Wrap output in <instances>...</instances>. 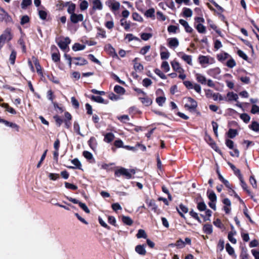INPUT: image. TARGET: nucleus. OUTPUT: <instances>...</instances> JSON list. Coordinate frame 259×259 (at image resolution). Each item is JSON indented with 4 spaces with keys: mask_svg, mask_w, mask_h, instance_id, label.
<instances>
[{
    "mask_svg": "<svg viewBox=\"0 0 259 259\" xmlns=\"http://www.w3.org/2000/svg\"><path fill=\"white\" fill-rule=\"evenodd\" d=\"M135 174V171L134 169H128L123 167H121L115 171V176L119 177L121 176H123L127 179H131L132 178V175Z\"/></svg>",
    "mask_w": 259,
    "mask_h": 259,
    "instance_id": "1",
    "label": "nucleus"
},
{
    "mask_svg": "<svg viewBox=\"0 0 259 259\" xmlns=\"http://www.w3.org/2000/svg\"><path fill=\"white\" fill-rule=\"evenodd\" d=\"M12 37L13 35L11 33V29L7 28L0 35V49L3 47L6 41H9L12 39Z\"/></svg>",
    "mask_w": 259,
    "mask_h": 259,
    "instance_id": "2",
    "label": "nucleus"
},
{
    "mask_svg": "<svg viewBox=\"0 0 259 259\" xmlns=\"http://www.w3.org/2000/svg\"><path fill=\"white\" fill-rule=\"evenodd\" d=\"M0 21H4L6 23H12L13 19L11 16L2 7H0Z\"/></svg>",
    "mask_w": 259,
    "mask_h": 259,
    "instance_id": "3",
    "label": "nucleus"
},
{
    "mask_svg": "<svg viewBox=\"0 0 259 259\" xmlns=\"http://www.w3.org/2000/svg\"><path fill=\"white\" fill-rule=\"evenodd\" d=\"M105 4L111 9L112 12L118 10L120 8V3L115 0H108Z\"/></svg>",
    "mask_w": 259,
    "mask_h": 259,
    "instance_id": "4",
    "label": "nucleus"
},
{
    "mask_svg": "<svg viewBox=\"0 0 259 259\" xmlns=\"http://www.w3.org/2000/svg\"><path fill=\"white\" fill-rule=\"evenodd\" d=\"M187 100L188 103L185 105V107H188L190 111H195L197 106V102L191 97H188Z\"/></svg>",
    "mask_w": 259,
    "mask_h": 259,
    "instance_id": "5",
    "label": "nucleus"
},
{
    "mask_svg": "<svg viewBox=\"0 0 259 259\" xmlns=\"http://www.w3.org/2000/svg\"><path fill=\"white\" fill-rule=\"evenodd\" d=\"M83 18V15L81 14H77L74 13L70 15V19L72 23L75 24L82 21Z\"/></svg>",
    "mask_w": 259,
    "mask_h": 259,
    "instance_id": "6",
    "label": "nucleus"
},
{
    "mask_svg": "<svg viewBox=\"0 0 259 259\" xmlns=\"http://www.w3.org/2000/svg\"><path fill=\"white\" fill-rule=\"evenodd\" d=\"M104 50L112 57L118 58V55L115 52V49L111 44H108L106 45L104 47Z\"/></svg>",
    "mask_w": 259,
    "mask_h": 259,
    "instance_id": "7",
    "label": "nucleus"
},
{
    "mask_svg": "<svg viewBox=\"0 0 259 259\" xmlns=\"http://www.w3.org/2000/svg\"><path fill=\"white\" fill-rule=\"evenodd\" d=\"M71 40L68 37H66L64 40H61L58 42V45L60 48L63 50H65L68 45L70 43Z\"/></svg>",
    "mask_w": 259,
    "mask_h": 259,
    "instance_id": "8",
    "label": "nucleus"
},
{
    "mask_svg": "<svg viewBox=\"0 0 259 259\" xmlns=\"http://www.w3.org/2000/svg\"><path fill=\"white\" fill-rule=\"evenodd\" d=\"M197 80L202 84H207L208 86L210 87V79L206 80V78L202 75L197 73L196 74Z\"/></svg>",
    "mask_w": 259,
    "mask_h": 259,
    "instance_id": "9",
    "label": "nucleus"
},
{
    "mask_svg": "<svg viewBox=\"0 0 259 259\" xmlns=\"http://www.w3.org/2000/svg\"><path fill=\"white\" fill-rule=\"evenodd\" d=\"M211 3H212L214 6L216 7L217 10H215L211 8V11H213L214 12H216L220 17H221L223 18H225L224 16L222 14V13L224 12V9L220 6L218 4H217L215 2L211 0Z\"/></svg>",
    "mask_w": 259,
    "mask_h": 259,
    "instance_id": "10",
    "label": "nucleus"
},
{
    "mask_svg": "<svg viewBox=\"0 0 259 259\" xmlns=\"http://www.w3.org/2000/svg\"><path fill=\"white\" fill-rule=\"evenodd\" d=\"M89 98H90L92 101L97 103H102L104 104H107L108 103V101L105 100L101 96H95L94 95H92L90 97H89Z\"/></svg>",
    "mask_w": 259,
    "mask_h": 259,
    "instance_id": "11",
    "label": "nucleus"
},
{
    "mask_svg": "<svg viewBox=\"0 0 259 259\" xmlns=\"http://www.w3.org/2000/svg\"><path fill=\"white\" fill-rule=\"evenodd\" d=\"M176 209L181 217L184 218L183 213H186L188 211V208L183 204H180L179 207H176Z\"/></svg>",
    "mask_w": 259,
    "mask_h": 259,
    "instance_id": "12",
    "label": "nucleus"
},
{
    "mask_svg": "<svg viewBox=\"0 0 259 259\" xmlns=\"http://www.w3.org/2000/svg\"><path fill=\"white\" fill-rule=\"evenodd\" d=\"M71 163L75 166H66V167L69 169H75L77 168L79 169H81V164L79 160L77 158H74L71 160Z\"/></svg>",
    "mask_w": 259,
    "mask_h": 259,
    "instance_id": "13",
    "label": "nucleus"
},
{
    "mask_svg": "<svg viewBox=\"0 0 259 259\" xmlns=\"http://www.w3.org/2000/svg\"><path fill=\"white\" fill-rule=\"evenodd\" d=\"M179 56L181 57V58L186 62L189 65H192V57L190 55H186L183 52H180L178 54Z\"/></svg>",
    "mask_w": 259,
    "mask_h": 259,
    "instance_id": "14",
    "label": "nucleus"
},
{
    "mask_svg": "<svg viewBox=\"0 0 259 259\" xmlns=\"http://www.w3.org/2000/svg\"><path fill=\"white\" fill-rule=\"evenodd\" d=\"M93 10L96 11L97 10H101L103 9V5L100 0H94L93 2Z\"/></svg>",
    "mask_w": 259,
    "mask_h": 259,
    "instance_id": "15",
    "label": "nucleus"
},
{
    "mask_svg": "<svg viewBox=\"0 0 259 259\" xmlns=\"http://www.w3.org/2000/svg\"><path fill=\"white\" fill-rule=\"evenodd\" d=\"M179 23L184 27L185 31L187 32H192L193 31V29L189 25L188 23L183 20V19H180L179 20Z\"/></svg>",
    "mask_w": 259,
    "mask_h": 259,
    "instance_id": "16",
    "label": "nucleus"
},
{
    "mask_svg": "<svg viewBox=\"0 0 259 259\" xmlns=\"http://www.w3.org/2000/svg\"><path fill=\"white\" fill-rule=\"evenodd\" d=\"M73 60L78 61L77 62H74V64L78 66L86 65L88 63L87 60L81 57H74L73 58Z\"/></svg>",
    "mask_w": 259,
    "mask_h": 259,
    "instance_id": "17",
    "label": "nucleus"
},
{
    "mask_svg": "<svg viewBox=\"0 0 259 259\" xmlns=\"http://www.w3.org/2000/svg\"><path fill=\"white\" fill-rule=\"evenodd\" d=\"M179 40L177 38L174 37L169 38L168 43L169 47L177 48L179 46Z\"/></svg>",
    "mask_w": 259,
    "mask_h": 259,
    "instance_id": "18",
    "label": "nucleus"
},
{
    "mask_svg": "<svg viewBox=\"0 0 259 259\" xmlns=\"http://www.w3.org/2000/svg\"><path fill=\"white\" fill-rule=\"evenodd\" d=\"M88 144L91 148L94 150L97 146V142L96 138L94 137H91L88 141Z\"/></svg>",
    "mask_w": 259,
    "mask_h": 259,
    "instance_id": "19",
    "label": "nucleus"
},
{
    "mask_svg": "<svg viewBox=\"0 0 259 259\" xmlns=\"http://www.w3.org/2000/svg\"><path fill=\"white\" fill-rule=\"evenodd\" d=\"M199 61L201 65L205 67L209 63V58L204 56H200L199 57Z\"/></svg>",
    "mask_w": 259,
    "mask_h": 259,
    "instance_id": "20",
    "label": "nucleus"
},
{
    "mask_svg": "<svg viewBox=\"0 0 259 259\" xmlns=\"http://www.w3.org/2000/svg\"><path fill=\"white\" fill-rule=\"evenodd\" d=\"M32 59L34 62V65L35 66L37 73L40 75H42L41 67V66L40 65L37 59L34 57H32Z\"/></svg>",
    "mask_w": 259,
    "mask_h": 259,
    "instance_id": "21",
    "label": "nucleus"
},
{
    "mask_svg": "<svg viewBox=\"0 0 259 259\" xmlns=\"http://www.w3.org/2000/svg\"><path fill=\"white\" fill-rule=\"evenodd\" d=\"M136 251L139 254L144 255L146 253L144 245H138L135 248Z\"/></svg>",
    "mask_w": 259,
    "mask_h": 259,
    "instance_id": "22",
    "label": "nucleus"
},
{
    "mask_svg": "<svg viewBox=\"0 0 259 259\" xmlns=\"http://www.w3.org/2000/svg\"><path fill=\"white\" fill-rule=\"evenodd\" d=\"M121 220L125 225L127 226H131L133 224L132 219L127 216L122 215L121 217Z\"/></svg>",
    "mask_w": 259,
    "mask_h": 259,
    "instance_id": "23",
    "label": "nucleus"
},
{
    "mask_svg": "<svg viewBox=\"0 0 259 259\" xmlns=\"http://www.w3.org/2000/svg\"><path fill=\"white\" fill-rule=\"evenodd\" d=\"M114 137V135L113 133H108L105 135L104 141L109 143L113 140Z\"/></svg>",
    "mask_w": 259,
    "mask_h": 259,
    "instance_id": "24",
    "label": "nucleus"
},
{
    "mask_svg": "<svg viewBox=\"0 0 259 259\" xmlns=\"http://www.w3.org/2000/svg\"><path fill=\"white\" fill-rule=\"evenodd\" d=\"M236 232L235 230L231 231L229 232L228 233V238L229 240V241L233 244H235L236 243V240L234 237V236L235 235H236Z\"/></svg>",
    "mask_w": 259,
    "mask_h": 259,
    "instance_id": "25",
    "label": "nucleus"
},
{
    "mask_svg": "<svg viewBox=\"0 0 259 259\" xmlns=\"http://www.w3.org/2000/svg\"><path fill=\"white\" fill-rule=\"evenodd\" d=\"M85 48L84 45H81L79 43H75L72 46V50L75 51L83 50Z\"/></svg>",
    "mask_w": 259,
    "mask_h": 259,
    "instance_id": "26",
    "label": "nucleus"
},
{
    "mask_svg": "<svg viewBox=\"0 0 259 259\" xmlns=\"http://www.w3.org/2000/svg\"><path fill=\"white\" fill-rule=\"evenodd\" d=\"M139 99L143 104L147 106H150L152 103V100L147 97L144 98H140Z\"/></svg>",
    "mask_w": 259,
    "mask_h": 259,
    "instance_id": "27",
    "label": "nucleus"
},
{
    "mask_svg": "<svg viewBox=\"0 0 259 259\" xmlns=\"http://www.w3.org/2000/svg\"><path fill=\"white\" fill-rule=\"evenodd\" d=\"M114 91L117 94L123 95L124 94L125 90L123 87L118 85H116L114 88Z\"/></svg>",
    "mask_w": 259,
    "mask_h": 259,
    "instance_id": "28",
    "label": "nucleus"
},
{
    "mask_svg": "<svg viewBox=\"0 0 259 259\" xmlns=\"http://www.w3.org/2000/svg\"><path fill=\"white\" fill-rule=\"evenodd\" d=\"M249 127L254 132H259V123L257 121H252Z\"/></svg>",
    "mask_w": 259,
    "mask_h": 259,
    "instance_id": "29",
    "label": "nucleus"
},
{
    "mask_svg": "<svg viewBox=\"0 0 259 259\" xmlns=\"http://www.w3.org/2000/svg\"><path fill=\"white\" fill-rule=\"evenodd\" d=\"M239 179L240 181L241 185V187H242L243 189L245 191H246V192L248 194H250V192L249 190L247 189V186L246 184L245 183V182L243 181L242 176H239Z\"/></svg>",
    "mask_w": 259,
    "mask_h": 259,
    "instance_id": "30",
    "label": "nucleus"
},
{
    "mask_svg": "<svg viewBox=\"0 0 259 259\" xmlns=\"http://www.w3.org/2000/svg\"><path fill=\"white\" fill-rule=\"evenodd\" d=\"M229 57V55L227 53H222L217 55V58L220 61H223Z\"/></svg>",
    "mask_w": 259,
    "mask_h": 259,
    "instance_id": "31",
    "label": "nucleus"
},
{
    "mask_svg": "<svg viewBox=\"0 0 259 259\" xmlns=\"http://www.w3.org/2000/svg\"><path fill=\"white\" fill-rule=\"evenodd\" d=\"M171 65L172 69L176 71L180 72V70L182 69L179 62H178L177 61H172L171 62Z\"/></svg>",
    "mask_w": 259,
    "mask_h": 259,
    "instance_id": "32",
    "label": "nucleus"
},
{
    "mask_svg": "<svg viewBox=\"0 0 259 259\" xmlns=\"http://www.w3.org/2000/svg\"><path fill=\"white\" fill-rule=\"evenodd\" d=\"M228 163L230 167L231 168V169L234 171V174L237 175L238 178H239V176H242V175L240 173V170L237 168L236 166L231 162H228Z\"/></svg>",
    "mask_w": 259,
    "mask_h": 259,
    "instance_id": "33",
    "label": "nucleus"
},
{
    "mask_svg": "<svg viewBox=\"0 0 259 259\" xmlns=\"http://www.w3.org/2000/svg\"><path fill=\"white\" fill-rule=\"evenodd\" d=\"M227 97L229 101L234 100L236 101L238 98L237 94L234 93L233 92L228 93L227 94Z\"/></svg>",
    "mask_w": 259,
    "mask_h": 259,
    "instance_id": "34",
    "label": "nucleus"
},
{
    "mask_svg": "<svg viewBox=\"0 0 259 259\" xmlns=\"http://www.w3.org/2000/svg\"><path fill=\"white\" fill-rule=\"evenodd\" d=\"M138 238H146L147 236L145 231L143 229H140L138 230V233L136 235Z\"/></svg>",
    "mask_w": 259,
    "mask_h": 259,
    "instance_id": "35",
    "label": "nucleus"
},
{
    "mask_svg": "<svg viewBox=\"0 0 259 259\" xmlns=\"http://www.w3.org/2000/svg\"><path fill=\"white\" fill-rule=\"evenodd\" d=\"M2 106L5 108L7 111L13 114H16V111L12 107H10L9 105L7 103H4Z\"/></svg>",
    "mask_w": 259,
    "mask_h": 259,
    "instance_id": "36",
    "label": "nucleus"
},
{
    "mask_svg": "<svg viewBox=\"0 0 259 259\" xmlns=\"http://www.w3.org/2000/svg\"><path fill=\"white\" fill-rule=\"evenodd\" d=\"M155 10L153 8H150L147 10L145 13V15L148 18H152L154 17Z\"/></svg>",
    "mask_w": 259,
    "mask_h": 259,
    "instance_id": "37",
    "label": "nucleus"
},
{
    "mask_svg": "<svg viewBox=\"0 0 259 259\" xmlns=\"http://www.w3.org/2000/svg\"><path fill=\"white\" fill-rule=\"evenodd\" d=\"M120 24L121 26H124V29L126 31L128 30L130 28L131 25H130V23L127 22L123 18L121 19Z\"/></svg>",
    "mask_w": 259,
    "mask_h": 259,
    "instance_id": "38",
    "label": "nucleus"
},
{
    "mask_svg": "<svg viewBox=\"0 0 259 259\" xmlns=\"http://www.w3.org/2000/svg\"><path fill=\"white\" fill-rule=\"evenodd\" d=\"M16 52L15 50H12L11 54L10 56V63L12 65L15 64L16 58Z\"/></svg>",
    "mask_w": 259,
    "mask_h": 259,
    "instance_id": "39",
    "label": "nucleus"
},
{
    "mask_svg": "<svg viewBox=\"0 0 259 259\" xmlns=\"http://www.w3.org/2000/svg\"><path fill=\"white\" fill-rule=\"evenodd\" d=\"M148 206L151 208V209L155 212H157V206L156 205L154 201L150 200L148 203Z\"/></svg>",
    "mask_w": 259,
    "mask_h": 259,
    "instance_id": "40",
    "label": "nucleus"
},
{
    "mask_svg": "<svg viewBox=\"0 0 259 259\" xmlns=\"http://www.w3.org/2000/svg\"><path fill=\"white\" fill-rule=\"evenodd\" d=\"M31 0H23L21 4V8L22 9H26L27 7L31 5Z\"/></svg>",
    "mask_w": 259,
    "mask_h": 259,
    "instance_id": "41",
    "label": "nucleus"
},
{
    "mask_svg": "<svg viewBox=\"0 0 259 259\" xmlns=\"http://www.w3.org/2000/svg\"><path fill=\"white\" fill-rule=\"evenodd\" d=\"M73 128L74 131L79 135L83 137V135L80 132V126L77 121H74L73 124Z\"/></svg>",
    "mask_w": 259,
    "mask_h": 259,
    "instance_id": "42",
    "label": "nucleus"
},
{
    "mask_svg": "<svg viewBox=\"0 0 259 259\" xmlns=\"http://www.w3.org/2000/svg\"><path fill=\"white\" fill-rule=\"evenodd\" d=\"M166 101L165 97H158L156 99V102L159 106H162Z\"/></svg>",
    "mask_w": 259,
    "mask_h": 259,
    "instance_id": "43",
    "label": "nucleus"
},
{
    "mask_svg": "<svg viewBox=\"0 0 259 259\" xmlns=\"http://www.w3.org/2000/svg\"><path fill=\"white\" fill-rule=\"evenodd\" d=\"M192 15V10L187 8H185L183 9V15L186 17H190Z\"/></svg>",
    "mask_w": 259,
    "mask_h": 259,
    "instance_id": "44",
    "label": "nucleus"
},
{
    "mask_svg": "<svg viewBox=\"0 0 259 259\" xmlns=\"http://www.w3.org/2000/svg\"><path fill=\"white\" fill-rule=\"evenodd\" d=\"M152 37V34L150 33H142L141 34V39L146 41Z\"/></svg>",
    "mask_w": 259,
    "mask_h": 259,
    "instance_id": "45",
    "label": "nucleus"
},
{
    "mask_svg": "<svg viewBox=\"0 0 259 259\" xmlns=\"http://www.w3.org/2000/svg\"><path fill=\"white\" fill-rule=\"evenodd\" d=\"M98 32H97V36H101L102 38H106V31L103 29L100 28V27H97Z\"/></svg>",
    "mask_w": 259,
    "mask_h": 259,
    "instance_id": "46",
    "label": "nucleus"
},
{
    "mask_svg": "<svg viewBox=\"0 0 259 259\" xmlns=\"http://www.w3.org/2000/svg\"><path fill=\"white\" fill-rule=\"evenodd\" d=\"M75 5L73 3H71L70 5H69L67 9V12L71 15L72 14H74V12L75 10Z\"/></svg>",
    "mask_w": 259,
    "mask_h": 259,
    "instance_id": "47",
    "label": "nucleus"
},
{
    "mask_svg": "<svg viewBox=\"0 0 259 259\" xmlns=\"http://www.w3.org/2000/svg\"><path fill=\"white\" fill-rule=\"evenodd\" d=\"M89 6V4L88 2L85 0L82 1L80 5H79V8L81 11H84L86 9H87L88 7Z\"/></svg>",
    "mask_w": 259,
    "mask_h": 259,
    "instance_id": "48",
    "label": "nucleus"
},
{
    "mask_svg": "<svg viewBox=\"0 0 259 259\" xmlns=\"http://www.w3.org/2000/svg\"><path fill=\"white\" fill-rule=\"evenodd\" d=\"M53 118L55 119L56 124L58 126H60L63 122H64V120L58 115L54 116Z\"/></svg>",
    "mask_w": 259,
    "mask_h": 259,
    "instance_id": "49",
    "label": "nucleus"
},
{
    "mask_svg": "<svg viewBox=\"0 0 259 259\" xmlns=\"http://www.w3.org/2000/svg\"><path fill=\"white\" fill-rule=\"evenodd\" d=\"M134 68L135 70L138 71H142L144 67L142 64L138 62H135L134 64Z\"/></svg>",
    "mask_w": 259,
    "mask_h": 259,
    "instance_id": "50",
    "label": "nucleus"
},
{
    "mask_svg": "<svg viewBox=\"0 0 259 259\" xmlns=\"http://www.w3.org/2000/svg\"><path fill=\"white\" fill-rule=\"evenodd\" d=\"M154 72L155 73V74L158 75L161 79H166V75L159 69L156 68L154 70Z\"/></svg>",
    "mask_w": 259,
    "mask_h": 259,
    "instance_id": "51",
    "label": "nucleus"
},
{
    "mask_svg": "<svg viewBox=\"0 0 259 259\" xmlns=\"http://www.w3.org/2000/svg\"><path fill=\"white\" fill-rule=\"evenodd\" d=\"M98 221L99 224L101 225V226L107 229L108 230H110L111 229L110 227L100 217H98Z\"/></svg>",
    "mask_w": 259,
    "mask_h": 259,
    "instance_id": "52",
    "label": "nucleus"
},
{
    "mask_svg": "<svg viewBox=\"0 0 259 259\" xmlns=\"http://www.w3.org/2000/svg\"><path fill=\"white\" fill-rule=\"evenodd\" d=\"M240 117L245 123H248L250 119V116L246 113L241 114Z\"/></svg>",
    "mask_w": 259,
    "mask_h": 259,
    "instance_id": "53",
    "label": "nucleus"
},
{
    "mask_svg": "<svg viewBox=\"0 0 259 259\" xmlns=\"http://www.w3.org/2000/svg\"><path fill=\"white\" fill-rule=\"evenodd\" d=\"M52 60L55 62H58L60 61V56L59 53L58 52H56V53H53L52 54Z\"/></svg>",
    "mask_w": 259,
    "mask_h": 259,
    "instance_id": "54",
    "label": "nucleus"
},
{
    "mask_svg": "<svg viewBox=\"0 0 259 259\" xmlns=\"http://www.w3.org/2000/svg\"><path fill=\"white\" fill-rule=\"evenodd\" d=\"M237 135V131L234 129H230L228 133V137L230 138H234Z\"/></svg>",
    "mask_w": 259,
    "mask_h": 259,
    "instance_id": "55",
    "label": "nucleus"
},
{
    "mask_svg": "<svg viewBox=\"0 0 259 259\" xmlns=\"http://www.w3.org/2000/svg\"><path fill=\"white\" fill-rule=\"evenodd\" d=\"M71 102L72 106L75 108L78 109L79 107V104L78 101L75 99L74 97H72L71 98Z\"/></svg>",
    "mask_w": 259,
    "mask_h": 259,
    "instance_id": "56",
    "label": "nucleus"
},
{
    "mask_svg": "<svg viewBox=\"0 0 259 259\" xmlns=\"http://www.w3.org/2000/svg\"><path fill=\"white\" fill-rule=\"evenodd\" d=\"M197 31L201 33L205 32V27L201 23L198 24L196 26Z\"/></svg>",
    "mask_w": 259,
    "mask_h": 259,
    "instance_id": "57",
    "label": "nucleus"
},
{
    "mask_svg": "<svg viewBox=\"0 0 259 259\" xmlns=\"http://www.w3.org/2000/svg\"><path fill=\"white\" fill-rule=\"evenodd\" d=\"M178 27L175 25H169L168 26L167 31L169 33H176Z\"/></svg>",
    "mask_w": 259,
    "mask_h": 259,
    "instance_id": "58",
    "label": "nucleus"
},
{
    "mask_svg": "<svg viewBox=\"0 0 259 259\" xmlns=\"http://www.w3.org/2000/svg\"><path fill=\"white\" fill-rule=\"evenodd\" d=\"M65 186L67 189H71L73 190H76L77 189V187L72 184L69 183L68 182H65Z\"/></svg>",
    "mask_w": 259,
    "mask_h": 259,
    "instance_id": "59",
    "label": "nucleus"
},
{
    "mask_svg": "<svg viewBox=\"0 0 259 259\" xmlns=\"http://www.w3.org/2000/svg\"><path fill=\"white\" fill-rule=\"evenodd\" d=\"M150 46L149 45H147V46H146L144 47H143L140 51V53L143 55H145L149 51V50L150 49Z\"/></svg>",
    "mask_w": 259,
    "mask_h": 259,
    "instance_id": "60",
    "label": "nucleus"
},
{
    "mask_svg": "<svg viewBox=\"0 0 259 259\" xmlns=\"http://www.w3.org/2000/svg\"><path fill=\"white\" fill-rule=\"evenodd\" d=\"M197 208L200 211H203L206 209V206L204 202H199L197 203Z\"/></svg>",
    "mask_w": 259,
    "mask_h": 259,
    "instance_id": "61",
    "label": "nucleus"
},
{
    "mask_svg": "<svg viewBox=\"0 0 259 259\" xmlns=\"http://www.w3.org/2000/svg\"><path fill=\"white\" fill-rule=\"evenodd\" d=\"M161 68L166 72H167L169 69V66L167 61H163L161 64Z\"/></svg>",
    "mask_w": 259,
    "mask_h": 259,
    "instance_id": "62",
    "label": "nucleus"
},
{
    "mask_svg": "<svg viewBox=\"0 0 259 259\" xmlns=\"http://www.w3.org/2000/svg\"><path fill=\"white\" fill-rule=\"evenodd\" d=\"M29 18L27 15L23 16L21 19L20 24L21 25H24L26 23H28L29 22Z\"/></svg>",
    "mask_w": 259,
    "mask_h": 259,
    "instance_id": "63",
    "label": "nucleus"
},
{
    "mask_svg": "<svg viewBox=\"0 0 259 259\" xmlns=\"http://www.w3.org/2000/svg\"><path fill=\"white\" fill-rule=\"evenodd\" d=\"M152 83L151 80L149 78H146L143 80V85L146 88L151 85Z\"/></svg>",
    "mask_w": 259,
    "mask_h": 259,
    "instance_id": "64",
    "label": "nucleus"
}]
</instances>
